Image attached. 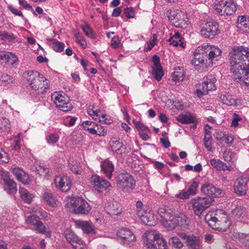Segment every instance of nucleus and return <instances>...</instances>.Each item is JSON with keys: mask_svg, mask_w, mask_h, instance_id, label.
Wrapping results in <instances>:
<instances>
[{"mask_svg": "<svg viewBox=\"0 0 249 249\" xmlns=\"http://www.w3.org/2000/svg\"><path fill=\"white\" fill-rule=\"evenodd\" d=\"M223 158L226 161H231L232 160V153L229 151H225L223 152Z\"/></svg>", "mask_w": 249, "mask_h": 249, "instance_id": "64", "label": "nucleus"}, {"mask_svg": "<svg viewBox=\"0 0 249 249\" xmlns=\"http://www.w3.org/2000/svg\"><path fill=\"white\" fill-rule=\"evenodd\" d=\"M245 210L242 206L236 207L232 210V215L236 219L243 217L244 215Z\"/></svg>", "mask_w": 249, "mask_h": 249, "instance_id": "37", "label": "nucleus"}, {"mask_svg": "<svg viewBox=\"0 0 249 249\" xmlns=\"http://www.w3.org/2000/svg\"><path fill=\"white\" fill-rule=\"evenodd\" d=\"M167 41L169 42L170 44L173 45L174 46L176 47L179 45L180 46H181L182 47H183V42H181V41L179 40H177L176 39L174 38V37L173 36L170 37Z\"/></svg>", "mask_w": 249, "mask_h": 249, "instance_id": "56", "label": "nucleus"}, {"mask_svg": "<svg viewBox=\"0 0 249 249\" xmlns=\"http://www.w3.org/2000/svg\"><path fill=\"white\" fill-rule=\"evenodd\" d=\"M2 178L4 184V190L10 195L15 194L17 191V187L14 179L6 172L2 174Z\"/></svg>", "mask_w": 249, "mask_h": 249, "instance_id": "16", "label": "nucleus"}, {"mask_svg": "<svg viewBox=\"0 0 249 249\" xmlns=\"http://www.w3.org/2000/svg\"><path fill=\"white\" fill-rule=\"evenodd\" d=\"M169 19L177 28L185 29L188 25L189 20L186 15L181 13L171 12L168 15Z\"/></svg>", "mask_w": 249, "mask_h": 249, "instance_id": "6", "label": "nucleus"}, {"mask_svg": "<svg viewBox=\"0 0 249 249\" xmlns=\"http://www.w3.org/2000/svg\"><path fill=\"white\" fill-rule=\"evenodd\" d=\"M218 33V25L213 21L206 23L200 31L201 35L207 38H213Z\"/></svg>", "mask_w": 249, "mask_h": 249, "instance_id": "10", "label": "nucleus"}, {"mask_svg": "<svg viewBox=\"0 0 249 249\" xmlns=\"http://www.w3.org/2000/svg\"><path fill=\"white\" fill-rule=\"evenodd\" d=\"M152 61L153 62V67H152V74L153 76L158 81H160L164 75L163 71L161 67L160 59L157 55H154L153 56Z\"/></svg>", "mask_w": 249, "mask_h": 249, "instance_id": "18", "label": "nucleus"}, {"mask_svg": "<svg viewBox=\"0 0 249 249\" xmlns=\"http://www.w3.org/2000/svg\"><path fill=\"white\" fill-rule=\"evenodd\" d=\"M172 79L174 81H182L183 79V72L180 69L175 70L172 76Z\"/></svg>", "mask_w": 249, "mask_h": 249, "instance_id": "40", "label": "nucleus"}, {"mask_svg": "<svg viewBox=\"0 0 249 249\" xmlns=\"http://www.w3.org/2000/svg\"><path fill=\"white\" fill-rule=\"evenodd\" d=\"M36 169L40 175H48L49 172V169L43 166L39 165L38 168H36Z\"/></svg>", "mask_w": 249, "mask_h": 249, "instance_id": "61", "label": "nucleus"}, {"mask_svg": "<svg viewBox=\"0 0 249 249\" xmlns=\"http://www.w3.org/2000/svg\"><path fill=\"white\" fill-rule=\"evenodd\" d=\"M179 237L184 241V243L190 249H201V245L199 236L187 235L184 232H178Z\"/></svg>", "mask_w": 249, "mask_h": 249, "instance_id": "7", "label": "nucleus"}, {"mask_svg": "<svg viewBox=\"0 0 249 249\" xmlns=\"http://www.w3.org/2000/svg\"><path fill=\"white\" fill-rule=\"evenodd\" d=\"M213 201V199L211 197H197L192 199L191 204L194 213L200 216L206 209L210 207Z\"/></svg>", "mask_w": 249, "mask_h": 249, "instance_id": "5", "label": "nucleus"}, {"mask_svg": "<svg viewBox=\"0 0 249 249\" xmlns=\"http://www.w3.org/2000/svg\"><path fill=\"white\" fill-rule=\"evenodd\" d=\"M82 29L87 36L91 38H94L95 37L93 32L89 25L87 24L85 26H82Z\"/></svg>", "mask_w": 249, "mask_h": 249, "instance_id": "46", "label": "nucleus"}, {"mask_svg": "<svg viewBox=\"0 0 249 249\" xmlns=\"http://www.w3.org/2000/svg\"><path fill=\"white\" fill-rule=\"evenodd\" d=\"M66 206L76 214H87L91 210L89 203L81 197H74L67 202Z\"/></svg>", "mask_w": 249, "mask_h": 249, "instance_id": "3", "label": "nucleus"}, {"mask_svg": "<svg viewBox=\"0 0 249 249\" xmlns=\"http://www.w3.org/2000/svg\"><path fill=\"white\" fill-rule=\"evenodd\" d=\"M52 98L56 106L61 111L67 112L72 109L73 107L71 103L62 94H53Z\"/></svg>", "mask_w": 249, "mask_h": 249, "instance_id": "9", "label": "nucleus"}, {"mask_svg": "<svg viewBox=\"0 0 249 249\" xmlns=\"http://www.w3.org/2000/svg\"><path fill=\"white\" fill-rule=\"evenodd\" d=\"M74 224L76 228L81 229L85 233L89 234L95 233L93 225L88 221L75 220Z\"/></svg>", "mask_w": 249, "mask_h": 249, "instance_id": "21", "label": "nucleus"}, {"mask_svg": "<svg viewBox=\"0 0 249 249\" xmlns=\"http://www.w3.org/2000/svg\"><path fill=\"white\" fill-rule=\"evenodd\" d=\"M194 58L192 60V64L195 66H198L200 64H205L206 67L208 59L206 58L207 53L204 46L198 47L194 53Z\"/></svg>", "mask_w": 249, "mask_h": 249, "instance_id": "15", "label": "nucleus"}, {"mask_svg": "<svg viewBox=\"0 0 249 249\" xmlns=\"http://www.w3.org/2000/svg\"><path fill=\"white\" fill-rule=\"evenodd\" d=\"M82 126L85 131H88L90 134H91L92 132H95V129H94V126H95V122L89 121H86L83 122Z\"/></svg>", "mask_w": 249, "mask_h": 249, "instance_id": "38", "label": "nucleus"}, {"mask_svg": "<svg viewBox=\"0 0 249 249\" xmlns=\"http://www.w3.org/2000/svg\"><path fill=\"white\" fill-rule=\"evenodd\" d=\"M177 225L179 226L188 225V219L185 215L176 216Z\"/></svg>", "mask_w": 249, "mask_h": 249, "instance_id": "42", "label": "nucleus"}, {"mask_svg": "<svg viewBox=\"0 0 249 249\" xmlns=\"http://www.w3.org/2000/svg\"><path fill=\"white\" fill-rule=\"evenodd\" d=\"M124 13L127 18H133L134 17V10L132 7H127L124 9Z\"/></svg>", "mask_w": 249, "mask_h": 249, "instance_id": "52", "label": "nucleus"}, {"mask_svg": "<svg viewBox=\"0 0 249 249\" xmlns=\"http://www.w3.org/2000/svg\"><path fill=\"white\" fill-rule=\"evenodd\" d=\"M201 192L204 195L212 197H221L224 195L221 189L215 187L213 184L205 182L201 187Z\"/></svg>", "mask_w": 249, "mask_h": 249, "instance_id": "11", "label": "nucleus"}, {"mask_svg": "<svg viewBox=\"0 0 249 249\" xmlns=\"http://www.w3.org/2000/svg\"><path fill=\"white\" fill-rule=\"evenodd\" d=\"M111 148L117 153H122L125 152L124 145L119 141H113L111 145Z\"/></svg>", "mask_w": 249, "mask_h": 249, "instance_id": "34", "label": "nucleus"}, {"mask_svg": "<svg viewBox=\"0 0 249 249\" xmlns=\"http://www.w3.org/2000/svg\"><path fill=\"white\" fill-rule=\"evenodd\" d=\"M65 236L67 241L71 244L74 249H85L83 241L73 231L66 230L65 231Z\"/></svg>", "mask_w": 249, "mask_h": 249, "instance_id": "13", "label": "nucleus"}, {"mask_svg": "<svg viewBox=\"0 0 249 249\" xmlns=\"http://www.w3.org/2000/svg\"><path fill=\"white\" fill-rule=\"evenodd\" d=\"M168 242L169 245L178 249H180L184 246L183 243L180 241V239L176 236L170 238L168 240Z\"/></svg>", "mask_w": 249, "mask_h": 249, "instance_id": "35", "label": "nucleus"}, {"mask_svg": "<svg viewBox=\"0 0 249 249\" xmlns=\"http://www.w3.org/2000/svg\"><path fill=\"white\" fill-rule=\"evenodd\" d=\"M177 120L183 124L195 123L196 122V118L190 113H187L185 114L178 115Z\"/></svg>", "mask_w": 249, "mask_h": 249, "instance_id": "29", "label": "nucleus"}, {"mask_svg": "<svg viewBox=\"0 0 249 249\" xmlns=\"http://www.w3.org/2000/svg\"><path fill=\"white\" fill-rule=\"evenodd\" d=\"M58 139L59 137L57 135L52 134L47 137V140L48 143L53 144L58 141Z\"/></svg>", "mask_w": 249, "mask_h": 249, "instance_id": "60", "label": "nucleus"}, {"mask_svg": "<svg viewBox=\"0 0 249 249\" xmlns=\"http://www.w3.org/2000/svg\"><path fill=\"white\" fill-rule=\"evenodd\" d=\"M143 237L146 246L149 249H167L166 242L156 231H148Z\"/></svg>", "mask_w": 249, "mask_h": 249, "instance_id": "2", "label": "nucleus"}, {"mask_svg": "<svg viewBox=\"0 0 249 249\" xmlns=\"http://www.w3.org/2000/svg\"><path fill=\"white\" fill-rule=\"evenodd\" d=\"M101 167L104 174L110 179L114 169V166L112 162L109 160H106L101 162Z\"/></svg>", "mask_w": 249, "mask_h": 249, "instance_id": "23", "label": "nucleus"}, {"mask_svg": "<svg viewBox=\"0 0 249 249\" xmlns=\"http://www.w3.org/2000/svg\"><path fill=\"white\" fill-rule=\"evenodd\" d=\"M118 238L122 239L123 244L130 245L135 242V236L133 233L128 228H121L117 232Z\"/></svg>", "mask_w": 249, "mask_h": 249, "instance_id": "14", "label": "nucleus"}, {"mask_svg": "<svg viewBox=\"0 0 249 249\" xmlns=\"http://www.w3.org/2000/svg\"><path fill=\"white\" fill-rule=\"evenodd\" d=\"M26 221L28 224L32 226V228H35L40 220L38 216L32 215L28 216L27 218Z\"/></svg>", "mask_w": 249, "mask_h": 249, "instance_id": "39", "label": "nucleus"}, {"mask_svg": "<svg viewBox=\"0 0 249 249\" xmlns=\"http://www.w3.org/2000/svg\"><path fill=\"white\" fill-rule=\"evenodd\" d=\"M140 218L142 223L145 225L152 226L156 224L154 215L149 212L146 211Z\"/></svg>", "mask_w": 249, "mask_h": 249, "instance_id": "31", "label": "nucleus"}, {"mask_svg": "<svg viewBox=\"0 0 249 249\" xmlns=\"http://www.w3.org/2000/svg\"><path fill=\"white\" fill-rule=\"evenodd\" d=\"M215 82L216 79L213 75L210 74L207 76L203 79V82L201 85L202 89H205L208 92L210 90H215L216 89Z\"/></svg>", "mask_w": 249, "mask_h": 249, "instance_id": "22", "label": "nucleus"}, {"mask_svg": "<svg viewBox=\"0 0 249 249\" xmlns=\"http://www.w3.org/2000/svg\"><path fill=\"white\" fill-rule=\"evenodd\" d=\"M220 101L223 104L228 106H236L237 105V100L236 98L233 97L232 95L227 93H223L220 94L219 96Z\"/></svg>", "mask_w": 249, "mask_h": 249, "instance_id": "26", "label": "nucleus"}, {"mask_svg": "<svg viewBox=\"0 0 249 249\" xmlns=\"http://www.w3.org/2000/svg\"><path fill=\"white\" fill-rule=\"evenodd\" d=\"M42 199L44 202L51 207H55L59 204L55 195L50 192H45L42 195Z\"/></svg>", "mask_w": 249, "mask_h": 249, "instance_id": "25", "label": "nucleus"}, {"mask_svg": "<svg viewBox=\"0 0 249 249\" xmlns=\"http://www.w3.org/2000/svg\"><path fill=\"white\" fill-rule=\"evenodd\" d=\"M75 37L76 39V42L80 44V45L83 48H85L87 45V43L85 39L82 37L80 33H77L75 35Z\"/></svg>", "mask_w": 249, "mask_h": 249, "instance_id": "50", "label": "nucleus"}, {"mask_svg": "<svg viewBox=\"0 0 249 249\" xmlns=\"http://www.w3.org/2000/svg\"><path fill=\"white\" fill-rule=\"evenodd\" d=\"M0 79L2 82L7 85L12 84L14 83V79L13 77L6 74H2L0 78Z\"/></svg>", "mask_w": 249, "mask_h": 249, "instance_id": "45", "label": "nucleus"}, {"mask_svg": "<svg viewBox=\"0 0 249 249\" xmlns=\"http://www.w3.org/2000/svg\"><path fill=\"white\" fill-rule=\"evenodd\" d=\"M1 36L3 39L7 40L9 41H13L16 38V37L12 34H9L7 32L3 33L1 34Z\"/></svg>", "mask_w": 249, "mask_h": 249, "instance_id": "62", "label": "nucleus"}, {"mask_svg": "<svg viewBox=\"0 0 249 249\" xmlns=\"http://www.w3.org/2000/svg\"><path fill=\"white\" fill-rule=\"evenodd\" d=\"M89 180L91 184L97 189L106 190L111 186L108 181L97 175L92 176Z\"/></svg>", "mask_w": 249, "mask_h": 249, "instance_id": "20", "label": "nucleus"}, {"mask_svg": "<svg viewBox=\"0 0 249 249\" xmlns=\"http://www.w3.org/2000/svg\"><path fill=\"white\" fill-rule=\"evenodd\" d=\"M120 44L119 37L118 36H114L111 40V46L113 49H117L119 47Z\"/></svg>", "mask_w": 249, "mask_h": 249, "instance_id": "57", "label": "nucleus"}, {"mask_svg": "<svg viewBox=\"0 0 249 249\" xmlns=\"http://www.w3.org/2000/svg\"><path fill=\"white\" fill-rule=\"evenodd\" d=\"M249 178L240 177L236 178L233 184L234 192L239 196L246 195L248 189Z\"/></svg>", "mask_w": 249, "mask_h": 249, "instance_id": "12", "label": "nucleus"}, {"mask_svg": "<svg viewBox=\"0 0 249 249\" xmlns=\"http://www.w3.org/2000/svg\"><path fill=\"white\" fill-rule=\"evenodd\" d=\"M9 123L8 120L6 118H0V128L4 131L9 128Z\"/></svg>", "mask_w": 249, "mask_h": 249, "instance_id": "47", "label": "nucleus"}, {"mask_svg": "<svg viewBox=\"0 0 249 249\" xmlns=\"http://www.w3.org/2000/svg\"><path fill=\"white\" fill-rule=\"evenodd\" d=\"M25 73L27 75L26 80L27 81L28 84L33 89L37 90L39 89L42 88V87L40 86V84L33 83L32 82V80H36V75L35 74V71H27L25 72Z\"/></svg>", "mask_w": 249, "mask_h": 249, "instance_id": "28", "label": "nucleus"}, {"mask_svg": "<svg viewBox=\"0 0 249 249\" xmlns=\"http://www.w3.org/2000/svg\"><path fill=\"white\" fill-rule=\"evenodd\" d=\"M190 195L187 191L182 190L179 193L176 195V197L178 199H185L189 198Z\"/></svg>", "mask_w": 249, "mask_h": 249, "instance_id": "55", "label": "nucleus"}, {"mask_svg": "<svg viewBox=\"0 0 249 249\" xmlns=\"http://www.w3.org/2000/svg\"><path fill=\"white\" fill-rule=\"evenodd\" d=\"M204 49L207 53L206 58L208 59L206 67L212 66L215 63L214 61L219 59L222 51L218 47L209 45L204 46Z\"/></svg>", "mask_w": 249, "mask_h": 249, "instance_id": "8", "label": "nucleus"}, {"mask_svg": "<svg viewBox=\"0 0 249 249\" xmlns=\"http://www.w3.org/2000/svg\"><path fill=\"white\" fill-rule=\"evenodd\" d=\"M54 183L57 189L62 192H66L70 189L71 181L68 176L57 177L55 178Z\"/></svg>", "mask_w": 249, "mask_h": 249, "instance_id": "17", "label": "nucleus"}, {"mask_svg": "<svg viewBox=\"0 0 249 249\" xmlns=\"http://www.w3.org/2000/svg\"><path fill=\"white\" fill-rule=\"evenodd\" d=\"M233 236L235 239L249 248V234L237 232L235 233Z\"/></svg>", "mask_w": 249, "mask_h": 249, "instance_id": "33", "label": "nucleus"}, {"mask_svg": "<svg viewBox=\"0 0 249 249\" xmlns=\"http://www.w3.org/2000/svg\"><path fill=\"white\" fill-rule=\"evenodd\" d=\"M0 60H3L5 63L13 65L18 60V58L13 53L0 52Z\"/></svg>", "mask_w": 249, "mask_h": 249, "instance_id": "27", "label": "nucleus"}, {"mask_svg": "<svg viewBox=\"0 0 249 249\" xmlns=\"http://www.w3.org/2000/svg\"><path fill=\"white\" fill-rule=\"evenodd\" d=\"M212 137L208 136H205L204 138V145L206 149L209 151H211L212 149Z\"/></svg>", "mask_w": 249, "mask_h": 249, "instance_id": "59", "label": "nucleus"}, {"mask_svg": "<svg viewBox=\"0 0 249 249\" xmlns=\"http://www.w3.org/2000/svg\"><path fill=\"white\" fill-rule=\"evenodd\" d=\"M205 220L207 221L209 226L213 229L224 232L226 231L228 229L229 225L225 227H219L220 222L215 216H211L210 218H208V216H207L205 218Z\"/></svg>", "mask_w": 249, "mask_h": 249, "instance_id": "24", "label": "nucleus"}, {"mask_svg": "<svg viewBox=\"0 0 249 249\" xmlns=\"http://www.w3.org/2000/svg\"><path fill=\"white\" fill-rule=\"evenodd\" d=\"M198 184L196 181H194L188 189L187 191L190 195H194L196 194Z\"/></svg>", "mask_w": 249, "mask_h": 249, "instance_id": "49", "label": "nucleus"}, {"mask_svg": "<svg viewBox=\"0 0 249 249\" xmlns=\"http://www.w3.org/2000/svg\"><path fill=\"white\" fill-rule=\"evenodd\" d=\"M32 229L42 234H46L47 236H51V232L47 231L46 227L41 221L38 223L35 228H32Z\"/></svg>", "mask_w": 249, "mask_h": 249, "instance_id": "36", "label": "nucleus"}, {"mask_svg": "<svg viewBox=\"0 0 249 249\" xmlns=\"http://www.w3.org/2000/svg\"><path fill=\"white\" fill-rule=\"evenodd\" d=\"M7 8L9 9V10L15 16H19L22 18H24V16L22 13L20 11H19L17 8H14L13 6L8 5L7 6Z\"/></svg>", "mask_w": 249, "mask_h": 249, "instance_id": "53", "label": "nucleus"}, {"mask_svg": "<svg viewBox=\"0 0 249 249\" xmlns=\"http://www.w3.org/2000/svg\"><path fill=\"white\" fill-rule=\"evenodd\" d=\"M117 187L125 191L133 190L136 181L133 177L127 173H121L115 178Z\"/></svg>", "mask_w": 249, "mask_h": 249, "instance_id": "4", "label": "nucleus"}, {"mask_svg": "<svg viewBox=\"0 0 249 249\" xmlns=\"http://www.w3.org/2000/svg\"><path fill=\"white\" fill-rule=\"evenodd\" d=\"M23 170L18 167H15L13 169L12 173L15 176L16 178H19Z\"/></svg>", "mask_w": 249, "mask_h": 249, "instance_id": "63", "label": "nucleus"}, {"mask_svg": "<svg viewBox=\"0 0 249 249\" xmlns=\"http://www.w3.org/2000/svg\"><path fill=\"white\" fill-rule=\"evenodd\" d=\"M242 120V118L237 113H234L233 115L231 126L236 127L238 125V122Z\"/></svg>", "mask_w": 249, "mask_h": 249, "instance_id": "58", "label": "nucleus"}, {"mask_svg": "<svg viewBox=\"0 0 249 249\" xmlns=\"http://www.w3.org/2000/svg\"><path fill=\"white\" fill-rule=\"evenodd\" d=\"M133 123L134 125H135L136 127L138 129V130H141V131H146L148 130V128L147 126L144 125L143 124H142L141 122L140 121H136L135 120L133 121Z\"/></svg>", "mask_w": 249, "mask_h": 249, "instance_id": "51", "label": "nucleus"}, {"mask_svg": "<svg viewBox=\"0 0 249 249\" xmlns=\"http://www.w3.org/2000/svg\"><path fill=\"white\" fill-rule=\"evenodd\" d=\"M224 12L225 15H231L236 11V6L233 0L226 1L223 5Z\"/></svg>", "mask_w": 249, "mask_h": 249, "instance_id": "30", "label": "nucleus"}, {"mask_svg": "<svg viewBox=\"0 0 249 249\" xmlns=\"http://www.w3.org/2000/svg\"><path fill=\"white\" fill-rule=\"evenodd\" d=\"M211 165L217 170H219L220 169L221 164H222V161L220 160H216L215 159H211L210 160Z\"/></svg>", "mask_w": 249, "mask_h": 249, "instance_id": "54", "label": "nucleus"}, {"mask_svg": "<svg viewBox=\"0 0 249 249\" xmlns=\"http://www.w3.org/2000/svg\"><path fill=\"white\" fill-rule=\"evenodd\" d=\"M53 48L56 52H61L64 50V44L61 42L56 41L53 44Z\"/></svg>", "mask_w": 249, "mask_h": 249, "instance_id": "44", "label": "nucleus"}, {"mask_svg": "<svg viewBox=\"0 0 249 249\" xmlns=\"http://www.w3.org/2000/svg\"><path fill=\"white\" fill-rule=\"evenodd\" d=\"M229 56L230 71L234 78L249 87V49L243 46L235 47Z\"/></svg>", "mask_w": 249, "mask_h": 249, "instance_id": "1", "label": "nucleus"}, {"mask_svg": "<svg viewBox=\"0 0 249 249\" xmlns=\"http://www.w3.org/2000/svg\"><path fill=\"white\" fill-rule=\"evenodd\" d=\"M215 139L218 141L227 143L230 146L233 142V137L231 135H224L221 137H216Z\"/></svg>", "mask_w": 249, "mask_h": 249, "instance_id": "41", "label": "nucleus"}, {"mask_svg": "<svg viewBox=\"0 0 249 249\" xmlns=\"http://www.w3.org/2000/svg\"><path fill=\"white\" fill-rule=\"evenodd\" d=\"M19 193L20 197L25 202L30 203L32 202L34 196L27 190L23 188H19Z\"/></svg>", "mask_w": 249, "mask_h": 249, "instance_id": "32", "label": "nucleus"}, {"mask_svg": "<svg viewBox=\"0 0 249 249\" xmlns=\"http://www.w3.org/2000/svg\"><path fill=\"white\" fill-rule=\"evenodd\" d=\"M161 210L164 211L163 215H162L163 218V223L164 226L169 230L175 229L178 226L176 216L171 214L170 212H168L164 209H161ZM162 212V211H161V213Z\"/></svg>", "mask_w": 249, "mask_h": 249, "instance_id": "19", "label": "nucleus"}, {"mask_svg": "<svg viewBox=\"0 0 249 249\" xmlns=\"http://www.w3.org/2000/svg\"><path fill=\"white\" fill-rule=\"evenodd\" d=\"M17 179L22 182L24 184H28L30 182L29 176L24 171L21 173V175L19 178H17Z\"/></svg>", "mask_w": 249, "mask_h": 249, "instance_id": "43", "label": "nucleus"}, {"mask_svg": "<svg viewBox=\"0 0 249 249\" xmlns=\"http://www.w3.org/2000/svg\"><path fill=\"white\" fill-rule=\"evenodd\" d=\"M18 1L20 6H23L24 8L30 10L35 16H37L36 13L33 9L32 7L29 4H28L25 0H18Z\"/></svg>", "mask_w": 249, "mask_h": 249, "instance_id": "48", "label": "nucleus"}]
</instances>
